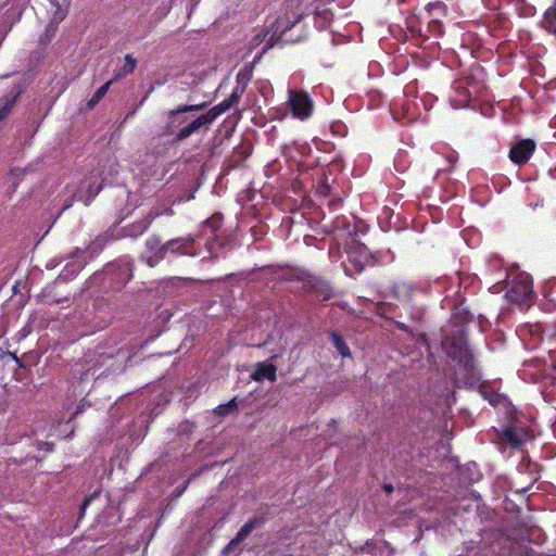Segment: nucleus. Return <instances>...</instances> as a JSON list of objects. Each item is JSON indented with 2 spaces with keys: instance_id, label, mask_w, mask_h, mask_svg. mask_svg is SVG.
<instances>
[{
  "instance_id": "obj_37",
  "label": "nucleus",
  "mask_w": 556,
  "mask_h": 556,
  "mask_svg": "<svg viewBox=\"0 0 556 556\" xmlns=\"http://www.w3.org/2000/svg\"><path fill=\"white\" fill-rule=\"evenodd\" d=\"M239 543H232V540H230V542L227 544V546L225 547V552H229L231 551L235 546H237Z\"/></svg>"
},
{
  "instance_id": "obj_12",
  "label": "nucleus",
  "mask_w": 556,
  "mask_h": 556,
  "mask_svg": "<svg viewBox=\"0 0 556 556\" xmlns=\"http://www.w3.org/2000/svg\"><path fill=\"white\" fill-rule=\"evenodd\" d=\"M103 186V180L97 182V179L92 180V177H86L81 182L80 187L75 194L78 201L84 202L85 205H89L90 202L98 195Z\"/></svg>"
},
{
  "instance_id": "obj_5",
  "label": "nucleus",
  "mask_w": 556,
  "mask_h": 556,
  "mask_svg": "<svg viewBox=\"0 0 556 556\" xmlns=\"http://www.w3.org/2000/svg\"><path fill=\"white\" fill-rule=\"evenodd\" d=\"M288 108L294 118L307 119L314 111V102L311 96L304 90H288Z\"/></svg>"
},
{
  "instance_id": "obj_29",
  "label": "nucleus",
  "mask_w": 556,
  "mask_h": 556,
  "mask_svg": "<svg viewBox=\"0 0 556 556\" xmlns=\"http://www.w3.org/2000/svg\"><path fill=\"white\" fill-rule=\"evenodd\" d=\"M238 410V404L236 399L230 400L228 403L220 404L214 408V414L220 417H225Z\"/></svg>"
},
{
  "instance_id": "obj_26",
  "label": "nucleus",
  "mask_w": 556,
  "mask_h": 556,
  "mask_svg": "<svg viewBox=\"0 0 556 556\" xmlns=\"http://www.w3.org/2000/svg\"><path fill=\"white\" fill-rule=\"evenodd\" d=\"M504 439L514 448H520L522 446V440L514 427H506L503 431Z\"/></svg>"
},
{
  "instance_id": "obj_8",
  "label": "nucleus",
  "mask_w": 556,
  "mask_h": 556,
  "mask_svg": "<svg viewBox=\"0 0 556 556\" xmlns=\"http://www.w3.org/2000/svg\"><path fill=\"white\" fill-rule=\"evenodd\" d=\"M206 106V103L201 104H184L178 105L176 109L170 110L167 113V125H166V134L175 135L176 129L181 128V126L188 121V117L185 115L188 112L201 111Z\"/></svg>"
},
{
  "instance_id": "obj_42",
  "label": "nucleus",
  "mask_w": 556,
  "mask_h": 556,
  "mask_svg": "<svg viewBox=\"0 0 556 556\" xmlns=\"http://www.w3.org/2000/svg\"><path fill=\"white\" fill-rule=\"evenodd\" d=\"M339 204V201L338 202H332L331 205L333 206H337Z\"/></svg>"
},
{
  "instance_id": "obj_3",
  "label": "nucleus",
  "mask_w": 556,
  "mask_h": 556,
  "mask_svg": "<svg viewBox=\"0 0 556 556\" xmlns=\"http://www.w3.org/2000/svg\"><path fill=\"white\" fill-rule=\"evenodd\" d=\"M348 263L343 264L344 273L349 277L361 274L366 267L375 266L378 256L361 241H352L346 249Z\"/></svg>"
},
{
  "instance_id": "obj_19",
  "label": "nucleus",
  "mask_w": 556,
  "mask_h": 556,
  "mask_svg": "<svg viewBox=\"0 0 556 556\" xmlns=\"http://www.w3.org/2000/svg\"><path fill=\"white\" fill-rule=\"evenodd\" d=\"M251 79L252 68H244L239 71V73L236 76L237 85L235 86L231 92L241 99Z\"/></svg>"
},
{
  "instance_id": "obj_14",
  "label": "nucleus",
  "mask_w": 556,
  "mask_h": 556,
  "mask_svg": "<svg viewBox=\"0 0 556 556\" xmlns=\"http://www.w3.org/2000/svg\"><path fill=\"white\" fill-rule=\"evenodd\" d=\"M239 100L240 98L231 92L227 99L211 108L205 114L210 118L211 123H213L219 115L237 105Z\"/></svg>"
},
{
  "instance_id": "obj_33",
  "label": "nucleus",
  "mask_w": 556,
  "mask_h": 556,
  "mask_svg": "<svg viewBox=\"0 0 556 556\" xmlns=\"http://www.w3.org/2000/svg\"><path fill=\"white\" fill-rule=\"evenodd\" d=\"M302 18V15H298L293 21H288L286 24L282 21H278L277 23L282 26L281 31L285 34L287 30H290L295 24H298Z\"/></svg>"
},
{
  "instance_id": "obj_27",
  "label": "nucleus",
  "mask_w": 556,
  "mask_h": 556,
  "mask_svg": "<svg viewBox=\"0 0 556 556\" xmlns=\"http://www.w3.org/2000/svg\"><path fill=\"white\" fill-rule=\"evenodd\" d=\"M427 26L425 28V33L428 36H425L424 38H430L432 37H439L443 34V22L437 21V20H426Z\"/></svg>"
},
{
  "instance_id": "obj_22",
  "label": "nucleus",
  "mask_w": 556,
  "mask_h": 556,
  "mask_svg": "<svg viewBox=\"0 0 556 556\" xmlns=\"http://www.w3.org/2000/svg\"><path fill=\"white\" fill-rule=\"evenodd\" d=\"M406 28L413 37L424 38L426 35L422 22L416 15L408 16L405 21Z\"/></svg>"
},
{
  "instance_id": "obj_40",
  "label": "nucleus",
  "mask_w": 556,
  "mask_h": 556,
  "mask_svg": "<svg viewBox=\"0 0 556 556\" xmlns=\"http://www.w3.org/2000/svg\"><path fill=\"white\" fill-rule=\"evenodd\" d=\"M13 358H14V361L17 363V365H18L20 367H22V366H23V365L21 364V361L18 359V357H17L16 355H13Z\"/></svg>"
},
{
  "instance_id": "obj_10",
  "label": "nucleus",
  "mask_w": 556,
  "mask_h": 556,
  "mask_svg": "<svg viewBox=\"0 0 556 556\" xmlns=\"http://www.w3.org/2000/svg\"><path fill=\"white\" fill-rule=\"evenodd\" d=\"M393 296L405 304H410L417 292H422V289L412 282L405 280H396L391 286Z\"/></svg>"
},
{
  "instance_id": "obj_6",
  "label": "nucleus",
  "mask_w": 556,
  "mask_h": 556,
  "mask_svg": "<svg viewBox=\"0 0 556 556\" xmlns=\"http://www.w3.org/2000/svg\"><path fill=\"white\" fill-rule=\"evenodd\" d=\"M168 253L182 256H195L198 249L194 238L188 235L166 241L160 248V258H164Z\"/></svg>"
},
{
  "instance_id": "obj_2",
  "label": "nucleus",
  "mask_w": 556,
  "mask_h": 556,
  "mask_svg": "<svg viewBox=\"0 0 556 556\" xmlns=\"http://www.w3.org/2000/svg\"><path fill=\"white\" fill-rule=\"evenodd\" d=\"M448 342V356L455 361L462 370L465 372L468 380L475 383L479 380L473 354L469 348L467 337L464 332H459L450 339Z\"/></svg>"
},
{
  "instance_id": "obj_16",
  "label": "nucleus",
  "mask_w": 556,
  "mask_h": 556,
  "mask_svg": "<svg viewBox=\"0 0 556 556\" xmlns=\"http://www.w3.org/2000/svg\"><path fill=\"white\" fill-rule=\"evenodd\" d=\"M253 379L256 381L267 379L270 382H275L277 380L276 365L268 362L257 363L253 374Z\"/></svg>"
},
{
  "instance_id": "obj_31",
  "label": "nucleus",
  "mask_w": 556,
  "mask_h": 556,
  "mask_svg": "<svg viewBox=\"0 0 556 556\" xmlns=\"http://www.w3.org/2000/svg\"><path fill=\"white\" fill-rule=\"evenodd\" d=\"M146 245L150 252L154 253V255L160 258V248L163 245V243L159 236H151L148 238Z\"/></svg>"
},
{
  "instance_id": "obj_30",
  "label": "nucleus",
  "mask_w": 556,
  "mask_h": 556,
  "mask_svg": "<svg viewBox=\"0 0 556 556\" xmlns=\"http://www.w3.org/2000/svg\"><path fill=\"white\" fill-rule=\"evenodd\" d=\"M224 216L222 213H215L204 222V227L210 228L211 232H216L223 226Z\"/></svg>"
},
{
  "instance_id": "obj_35",
  "label": "nucleus",
  "mask_w": 556,
  "mask_h": 556,
  "mask_svg": "<svg viewBox=\"0 0 556 556\" xmlns=\"http://www.w3.org/2000/svg\"><path fill=\"white\" fill-rule=\"evenodd\" d=\"M92 498H93V495L84 500L83 504L80 505V514L81 515L85 513L87 506L89 505V503Z\"/></svg>"
},
{
  "instance_id": "obj_11",
  "label": "nucleus",
  "mask_w": 556,
  "mask_h": 556,
  "mask_svg": "<svg viewBox=\"0 0 556 556\" xmlns=\"http://www.w3.org/2000/svg\"><path fill=\"white\" fill-rule=\"evenodd\" d=\"M211 124L210 118L204 113L188 123L186 126L179 128L175 134L174 140L175 142H181L199 131L201 128L208 129Z\"/></svg>"
},
{
  "instance_id": "obj_28",
  "label": "nucleus",
  "mask_w": 556,
  "mask_h": 556,
  "mask_svg": "<svg viewBox=\"0 0 556 556\" xmlns=\"http://www.w3.org/2000/svg\"><path fill=\"white\" fill-rule=\"evenodd\" d=\"M136 66H137L136 59H134L131 54H126L125 63L119 68L118 74L115 76V79H118L121 77H126L127 75L134 73Z\"/></svg>"
},
{
  "instance_id": "obj_21",
  "label": "nucleus",
  "mask_w": 556,
  "mask_h": 556,
  "mask_svg": "<svg viewBox=\"0 0 556 556\" xmlns=\"http://www.w3.org/2000/svg\"><path fill=\"white\" fill-rule=\"evenodd\" d=\"M304 288L307 290V291H312V292H315L317 294H321L324 295V298H328V291H329V287L328 285L321 280V279H318L316 277H309L305 283H304Z\"/></svg>"
},
{
  "instance_id": "obj_1",
  "label": "nucleus",
  "mask_w": 556,
  "mask_h": 556,
  "mask_svg": "<svg viewBox=\"0 0 556 556\" xmlns=\"http://www.w3.org/2000/svg\"><path fill=\"white\" fill-rule=\"evenodd\" d=\"M131 278V264L126 262L109 263L102 270L96 271L89 277L84 287L86 290H90L94 286H101L104 290L117 291L122 290Z\"/></svg>"
},
{
  "instance_id": "obj_38",
  "label": "nucleus",
  "mask_w": 556,
  "mask_h": 556,
  "mask_svg": "<svg viewBox=\"0 0 556 556\" xmlns=\"http://www.w3.org/2000/svg\"><path fill=\"white\" fill-rule=\"evenodd\" d=\"M384 491L388 492V493H391L393 491V486L392 484H384L383 486Z\"/></svg>"
},
{
  "instance_id": "obj_4",
  "label": "nucleus",
  "mask_w": 556,
  "mask_h": 556,
  "mask_svg": "<svg viewBox=\"0 0 556 556\" xmlns=\"http://www.w3.org/2000/svg\"><path fill=\"white\" fill-rule=\"evenodd\" d=\"M534 295L533 283L530 275L522 273L517 275L510 282L506 292L509 302L523 304Z\"/></svg>"
},
{
  "instance_id": "obj_25",
  "label": "nucleus",
  "mask_w": 556,
  "mask_h": 556,
  "mask_svg": "<svg viewBox=\"0 0 556 556\" xmlns=\"http://www.w3.org/2000/svg\"><path fill=\"white\" fill-rule=\"evenodd\" d=\"M112 83L113 79L106 81L104 85L97 89L93 96L87 101L86 105L88 110H92L104 98Z\"/></svg>"
},
{
  "instance_id": "obj_13",
  "label": "nucleus",
  "mask_w": 556,
  "mask_h": 556,
  "mask_svg": "<svg viewBox=\"0 0 556 556\" xmlns=\"http://www.w3.org/2000/svg\"><path fill=\"white\" fill-rule=\"evenodd\" d=\"M155 218H157L156 212H148L142 219L137 220L125 228L126 236L136 238L143 235Z\"/></svg>"
},
{
  "instance_id": "obj_17",
  "label": "nucleus",
  "mask_w": 556,
  "mask_h": 556,
  "mask_svg": "<svg viewBox=\"0 0 556 556\" xmlns=\"http://www.w3.org/2000/svg\"><path fill=\"white\" fill-rule=\"evenodd\" d=\"M262 522L263 518L261 517L250 518L237 532L236 536L232 539V543L243 542Z\"/></svg>"
},
{
  "instance_id": "obj_39",
  "label": "nucleus",
  "mask_w": 556,
  "mask_h": 556,
  "mask_svg": "<svg viewBox=\"0 0 556 556\" xmlns=\"http://www.w3.org/2000/svg\"><path fill=\"white\" fill-rule=\"evenodd\" d=\"M72 205V201H66V203L63 205V210L68 208Z\"/></svg>"
},
{
  "instance_id": "obj_7",
  "label": "nucleus",
  "mask_w": 556,
  "mask_h": 556,
  "mask_svg": "<svg viewBox=\"0 0 556 556\" xmlns=\"http://www.w3.org/2000/svg\"><path fill=\"white\" fill-rule=\"evenodd\" d=\"M112 356L105 353H87L85 356L76 362L73 366V372L76 378L84 380L91 372L93 374L98 368L103 366L104 362Z\"/></svg>"
},
{
  "instance_id": "obj_20",
  "label": "nucleus",
  "mask_w": 556,
  "mask_h": 556,
  "mask_svg": "<svg viewBox=\"0 0 556 556\" xmlns=\"http://www.w3.org/2000/svg\"><path fill=\"white\" fill-rule=\"evenodd\" d=\"M542 23L548 33L556 36V0L544 11Z\"/></svg>"
},
{
  "instance_id": "obj_34",
  "label": "nucleus",
  "mask_w": 556,
  "mask_h": 556,
  "mask_svg": "<svg viewBox=\"0 0 556 556\" xmlns=\"http://www.w3.org/2000/svg\"><path fill=\"white\" fill-rule=\"evenodd\" d=\"M149 212H156L157 213V217H160L162 215H166V216H174L175 215V211L172 207H166L164 210H161L159 207H151Z\"/></svg>"
},
{
  "instance_id": "obj_9",
  "label": "nucleus",
  "mask_w": 556,
  "mask_h": 556,
  "mask_svg": "<svg viewBox=\"0 0 556 556\" xmlns=\"http://www.w3.org/2000/svg\"><path fill=\"white\" fill-rule=\"evenodd\" d=\"M536 149V143L533 139H521L510 147L508 156L515 165H525L529 162Z\"/></svg>"
},
{
  "instance_id": "obj_41",
  "label": "nucleus",
  "mask_w": 556,
  "mask_h": 556,
  "mask_svg": "<svg viewBox=\"0 0 556 556\" xmlns=\"http://www.w3.org/2000/svg\"><path fill=\"white\" fill-rule=\"evenodd\" d=\"M47 451L51 450L52 444L51 443H45Z\"/></svg>"
},
{
  "instance_id": "obj_32",
  "label": "nucleus",
  "mask_w": 556,
  "mask_h": 556,
  "mask_svg": "<svg viewBox=\"0 0 556 556\" xmlns=\"http://www.w3.org/2000/svg\"><path fill=\"white\" fill-rule=\"evenodd\" d=\"M91 406V402L86 400V399H81L79 401V403L77 404L75 410L72 413L70 419H68V422L74 420L78 415L83 414L87 408H89Z\"/></svg>"
},
{
  "instance_id": "obj_18",
  "label": "nucleus",
  "mask_w": 556,
  "mask_h": 556,
  "mask_svg": "<svg viewBox=\"0 0 556 556\" xmlns=\"http://www.w3.org/2000/svg\"><path fill=\"white\" fill-rule=\"evenodd\" d=\"M447 14V7L443 1L430 2L426 7V20L442 21Z\"/></svg>"
},
{
  "instance_id": "obj_23",
  "label": "nucleus",
  "mask_w": 556,
  "mask_h": 556,
  "mask_svg": "<svg viewBox=\"0 0 556 556\" xmlns=\"http://www.w3.org/2000/svg\"><path fill=\"white\" fill-rule=\"evenodd\" d=\"M88 264V260L84 258L83 261H74L73 263L66 264L63 268L60 277L64 279H72L75 277L86 265Z\"/></svg>"
},
{
  "instance_id": "obj_36",
  "label": "nucleus",
  "mask_w": 556,
  "mask_h": 556,
  "mask_svg": "<svg viewBox=\"0 0 556 556\" xmlns=\"http://www.w3.org/2000/svg\"><path fill=\"white\" fill-rule=\"evenodd\" d=\"M65 17V14L63 12H56L54 15H53V21L56 22V23H60L61 21H63Z\"/></svg>"
},
{
  "instance_id": "obj_15",
  "label": "nucleus",
  "mask_w": 556,
  "mask_h": 556,
  "mask_svg": "<svg viewBox=\"0 0 556 556\" xmlns=\"http://www.w3.org/2000/svg\"><path fill=\"white\" fill-rule=\"evenodd\" d=\"M103 247L98 243H90L85 249L74 248L68 257L75 261H83L84 258L88 260V263L98 254L101 253Z\"/></svg>"
},
{
  "instance_id": "obj_24",
  "label": "nucleus",
  "mask_w": 556,
  "mask_h": 556,
  "mask_svg": "<svg viewBox=\"0 0 556 556\" xmlns=\"http://www.w3.org/2000/svg\"><path fill=\"white\" fill-rule=\"evenodd\" d=\"M330 339H331V342L333 344V346L336 348L337 352L342 356V357H350L351 356V351H350V348L348 346V344L345 343L343 337L338 333V332H331L330 333Z\"/></svg>"
}]
</instances>
